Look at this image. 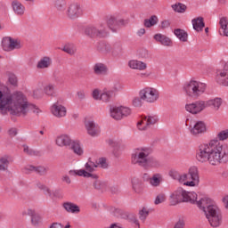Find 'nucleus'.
Instances as JSON below:
<instances>
[{
  "label": "nucleus",
  "mask_w": 228,
  "mask_h": 228,
  "mask_svg": "<svg viewBox=\"0 0 228 228\" xmlns=\"http://www.w3.org/2000/svg\"><path fill=\"white\" fill-rule=\"evenodd\" d=\"M47 173V168L45 167L39 166L36 167V174H39V175H45Z\"/></svg>",
  "instance_id": "nucleus-51"
},
{
  "label": "nucleus",
  "mask_w": 228,
  "mask_h": 228,
  "mask_svg": "<svg viewBox=\"0 0 228 228\" xmlns=\"http://www.w3.org/2000/svg\"><path fill=\"white\" fill-rule=\"evenodd\" d=\"M23 151L25 154H28V156H38L39 152L29 148V146L24 144L23 145Z\"/></svg>",
  "instance_id": "nucleus-42"
},
{
  "label": "nucleus",
  "mask_w": 228,
  "mask_h": 228,
  "mask_svg": "<svg viewBox=\"0 0 228 228\" xmlns=\"http://www.w3.org/2000/svg\"><path fill=\"white\" fill-rule=\"evenodd\" d=\"M111 51L113 54H120V53H122V44L115 43L111 48Z\"/></svg>",
  "instance_id": "nucleus-46"
},
{
  "label": "nucleus",
  "mask_w": 228,
  "mask_h": 228,
  "mask_svg": "<svg viewBox=\"0 0 228 228\" xmlns=\"http://www.w3.org/2000/svg\"><path fill=\"white\" fill-rule=\"evenodd\" d=\"M62 51L64 53H67V54H70L71 56L73 54H76V48L72 45H66L63 48Z\"/></svg>",
  "instance_id": "nucleus-43"
},
{
  "label": "nucleus",
  "mask_w": 228,
  "mask_h": 228,
  "mask_svg": "<svg viewBox=\"0 0 228 228\" xmlns=\"http://www.w3.org/2000/svg\"><path fill=\"white\" fill-rule=\"evenodd\" d=\"M184 218L180 217L178 221L175 224L174 228H184Z\"/></svg>",
  "instance_id": "nucleus-54"
},
{
  "label": "nucleus",
  "mask_w": 228,
  "mask_h": 228,
  "mask_svg": "<svg viewBox=\"0 0 228 228\" xmlns=\"http://www.w3.org/2000/svg\"><path fill=\"white\" fill-rule=\"evenodd\" d=\"M182 202L197 204V194L193 191L190 192L183 188H178L170 194L169 204L170 206H177V204H181Z\"/></svg>",
  "instance_id": "nucleus-5"
},
{
  "label": "nucleus",
  "mask_w": 228,
  "mask_h": 228,
  "mask_svg": "<svg viewBox=\"0 0 228 228\" xmlns=\"http://www.w3.org/2000/svg\"><path fill=\"white\" fill-rule=\"evenodd\" d=\"M0 111L10 115H28V113H43L37 105L24 100L22 93H16L13 96H4L0 91Z\"/></svg>",
  "instance_id": "nucleus-2"
},
{
  "label": "nucleus",
  "mask_w": 228,
  "mask_h": 228,
  "mask_svg": "<svg viewBox=\"0 0 228 228\" xmlns=\"http://www.w3.org/2000/svg\"><path fill=\"white\" fill-rule=\"evenodd\" d=\"M31 223L35 226L40 225V224H42V216H40L38 214H36L33 217H31Z\"/></svg>",
  "instance_id": "nucleus-48"
},
{
  "label": "nucleus",
  "mask_w": 228,
  "mask_h": 228,
  "mask_svg": "<svg viewBox=\"0 0 228 228\" xmlns=\"http://www.w3.org/2000/svg\"><path fill=\"white\" fill-rule=\"evenodd\" d=\"M97 52L102 53V54H108L111 53V45L106 42H100L97 45Z\"/></svg>",
  "instance_id": "nucleus-32"
},
{
  "label": "nucleus",
  "mask_w": 228,
  "mask_h": 228,
  "mask_svg": "<svg viewBox=\"0 0 228 228\" xmlns=\"http://www.w3.org/2000/svg\"><path fill=\"white\" fill-rule=\"evenodd\" d=\"M159 22V19H158V16L152 15L150 17V19H145L143 25L144 28H152L153 26H156Z\"/></svg>",
  "instance_id": "nucleus-35"
},
{
  "label": "nucleus",
  "mask_w": 228,
  "mask_h": 228,
  "mask_svg": "<svg viewBox=\"0 0 228 228\" xmlns=\"http://www.w3.org/2000/svg\"><path fill=\"white\" fill-rule=\"evenodd\" d=\"M23 215H28V216H31L33 218L37 213H35V209L33 208H28L27 212H23Z\"/></svg>",
  "instance_id": "nucleus-60"
},
{
  "label": "nucleus",
  "mask_w": 228,
  "mask_h": 228,
  "mask_svg": "<svg viewBox=\"0 0 228 228\" xmlns=\"http://www.w3.org/2000/svg\"><path fill=\"white\" fill-rule=\"evenodd\" d=\"M50 228H63V225H61V224L60 223H53Z\"/></svg>",
  "instance_id": "nucleus-63"
},
{
  "label": "nucleus",
  "mask_w": 228,
  "mask_h": 228,
  "mask_svg": "<svg viewBox=\"0 0 228 228\" xmlns=\"http://www.w3.org/2000/svg\"><path fill=\"white\" fill-rule=\"evenodd\" d=\"M139 95L146 102H156L159 99V91L151 87H146L140 91Z\"/></svg>",
  "instance_id": "nucleus-10"
},
{
  "label": "nucleus",
  "mask_w": 228,
  "mask_h": 228,
  "mask_svg": "<svg viewBox=\"0 0 228 228\" xmlns=\"http://www.w3.org/2000/svg\"><path fill=\"white\" fill-rule=\"evenodd\" d=\"M65 6H67V2H65V0L55 1V8H57V10L59 11L65 10Z\"/></svg>",
  "instance_id": "nucleus-47"
},
{
  "label": "nucleus",
  "mask_w": 228,
  "mask_h": 228,
  "mask_svg": "<svg viewBox=\"0 0 228 228\" xmlns=\"http://www.w3.org/2000/svg\"><path fill=\"white\" fill-rule=\"evenodd\" d=\"M53 65V59L51 57H43L37 64V69H49Z\"/></svg>",
  "instance_id": "nucleus-30"
},
{
  "label": "nucleus",
  "mask_w": 228,
  "mask_h": 228,
  "mask_svg": "<svg viewBox=\"0 0 228 228\" xmlns=\"http://www.w3.org/2000/svg\"><path fill=\"white\" fill-rule=\"evenodd\" d=\"M132 188L135 193H142L143 191V182L139 178L134 177L132 179Z\"/></svg>",
  "instance_id": "nucleus-31"
},
{
  "label": "nucleus",
  "mask_w": 228,
  "mask_h": 228,
  "mask_svg": "<svg viewBox=\"0 0 228 228\" xmlns=\"http://www.w3.org/2000/svg\"><path fill=\"white\" fill-rule=\"evenodd\" d=\"M85 35L89 37V38H104L108 35V32L103 25L98 27L88 26L85 28Z\"/></svg>",
  "instance_id": "nucleus-9"
},
{
  "label": "nucleus",
  "mask_w": 228,
  "mask_h": 228,
  "mask_svg": "<svg viewBox=\"0 0 228 228\" xmlns=\"http://www.w3.org/2000/svg\"><path fill=\"white\" fill-rule=\"evenodd\" d=\"M222 30H219L220 35H223V37H228V28H223Z\"/></svg>",
  "instance_id": "nucleus-62"
},
{
  "label": "nucleus",
  "mask_w": 228,
  "mask_h": 228,
  "mask_svg": "<svg viewBox=\"0 0 228 228\" xmlns=\"http://www.w3.org/2000/svg\"><path fill=\"white\" fill-rule=\"evenodd\" d=\"M156 122H158V116H141L137 121V128L139 131H144V129H147V126L156 124Z\"/></svg>",
  "instance_id": "nucleus-14"
},
{
  "label": "nucleus",
  "mask_w": 228,
  "mask_h": 228,
  "mask_svg": "<svg viewBox=\"0 0 228 228\" xmlns=\"http://www.w3.org/2000/svg\"><path fill=\"white\" fill-rule=\"evenodd\" d=\"M44 92L46 95H50L51 97L56 95V89L53 85H48L45 86Z\"/></svg>",
  "instance_id": "nucleus-40"
},
{
  "label": "nucleus",
  "mask_w": 228,
  "mask_h": 228,
  "mask_svg": "<svg viewBox=\"0 0 228 228\" xmlns=\"http://www.w3.org/2000/svg\"><path fill=\"white\" fill-rule=\"evenodd\" d=\"M55 143L58 147H70L72 139L69 134H61L56 137Z\"/></svg>",
  "instance_id": "nucleus-18"
},
{
  "label": "nucleus",
  "mask_w": 228,
  "mask_h": 228,
  "mask_svg": "<svg viewBox=\"0 0 228 228\" xmlns=\"http://www.w3.org/2000/svg\"><path fill=\"white\" fill-rule=\"evenodd\" d=\"M26 174H29L30 172H36L37 167L32 165H27L24 168Z\"/></svg>",
  "instance_id": "nucleus-56"
},
{
  "label": "nucleus",
  "mask_w": 228,
  "mask_h": 228,
  "mask_svg": "<svg viewBox=\"0 0 228 228\" xmlns=\"http://www.w3.org/2000/svg\"><path fill=\"white\" fill-rule=\"evenodd\" d=\"M167 28H170V21L168 20H165L160 23V29H167Z\"/></svg>",
  "instance_id": "nucleus-57"
},
{
  "label": "nucleus",
  "mask_w": 228,
  "mask_h": 228,
  "mask_svg": "<svg viewBox=\"0 0 228 228\" xmlns=\"http://www.w3.org/2000/svg\"><path fill=\"white\" fill-rule=\"evenodd\" d=\"M67 15L69 19H71L72 20L79 19V17L83 15L81 5L77 3L71 4L68 8Z\"/></svg>",
  "instance_id": "nucleus-16"
},
{
  "label": "nucleus",
  "mask_w": 228,
  "mask_h": 228,
  "mask_svg": "<svg viewBox=\"0 0 228 228\" xmlns=\"http://www.w3.org/2000/svg\"><path fill=\"white\" fill-rule=\"evenodd\" d=\"M147 216H149V210L147 208H143L139 211V218L142 222H145V220H147Z\"/></svg>",
  "instance_id": "nucleus-45"
},
{
  "label": "nucleus",
  "mask_w": 228,
  "mask_h": 228,
  "mask_svg": "<svg viewBox=\"0 0 228 228\" xmlns=\"http://www.w3.org/2000/svg\"><path fill=\"white\" fill-rule=\"evenodd\" d=\"M93 99H94L95 101H99V99H101V93L98 89H94L93 91Z\"/></svg>",
  "instance_id": "nucleus-59"
},
{
  "label": "nucleus",
  "mask_w": 228,
  "mask_h": 228,
  "mask_svg": "<svg viewBox=\"0 0 228 228\" xmlns=\"http://www.w3.org/2000/svg\"><path fill=\"white\" fill-rule=\"evenodd\" d=\"M196 206L203 211L211 227H220L222 225V210L213 199L208 197L201 198L196 201Z\"/></svg>",
  "instance_id": "nucleus-3"
},
{
  "label": "nucleus",
  "mask_w": 228,
  "mask_h": 228,
  "mask_svg": "<svg viewBox=\"0 0 228 228\" xmlns=\"http://www.w3.org/2000/svg\"><path fill=\"white\" fill-rule=\"evenodd\" d=\"M84 124L89 136H92L93 138H97V136H101V126L95 123L94 119L85 118Z\"/></svg>",
  "instance_id": "nucleus-12"
},
{
  "label": "nucleus",
  "mask_w": 228,
  "mask_h": 228,
  "mask_svg": "<svg viewBox=\"0 0 228 228\" xmlns=\"http://www.w3.org/2000/svg\"><path fill=\"white\" fill-rule=\"evenodd\" d=\"M206 84L195 80H191L183 85V91L191 99H199L206 92Z\"/></svg>",
  "instance_id": "nucleus-6"
},
{
  "label": "nucleus",
  "mask_w": 228,
  "mask_h": 228,
  "mask_svg": "<svg viewBox=\"0 0 228 228\" xmlns=\"http://www.w3.org/2000/svg\"><path fill=\"white\" fill-rule=\"evenodd\" d=\"M172 8L177 13H184V12H186V5L184 4L178 3L175 4H173Z\"/></svg>",
  "instance_id": "nucleus-39"
},
{
  "label": "nucleus",
  "mask_w": 228,
  "mask_h": 228,
  "mask_svg": "<svg viewBox=\"0 0 228 228\" xmlns=\"http://www.w3.org/2000/svg\"><path fill=\"white\" fill-rule=\"evenodd\" d=\"M153 38L154 40H156V42H159V44H161V45H164L166 47H170V45H172V39L161 33L155 34Z\"/></svg>",
  "instance_id": "nucleus-22"
},
{
  "label": "nucleus",
  "mask_w": 228,
  "mask_h": 228,
  "mask_svg": "<svg viewBox=\"0 0 228 228\" xmlns=\"http://www.w3.org/2000/svg\"><path fill=\"white\" fill-rule=\"evenodd\" d=\"M219 25H220L221 29L224 28H227V26H228L227 17H222L219 20Z\"/></svg>",
  "instance_id": "nucleus-55"
},
{
  "label": "nucleus",
  "mask_w": 228,
  "mask_h": 228,
  "mask_svg": "<svg viewBox=\"0 0 228 228\" xmlns=\"http://www.w3.org/2000/svg\"><path fill=\"white\" fill-rule=\"evenodd\" d=\"M85 169H73L69 170V175L76 177H92V179H98V175L96 174H92V172H95V169L97 168V163L94 161H92V159H89V160L85 165Z\"/></svg>",
  "instance_id": "nucleus-8"
},
{
  "label": "nucleus",
  "mask_w": 228,
  "mask_h": 228,
  "mask_svg": "<svg viewBox=\"0 0 228 228\" xmlns=\"http://www.w3.org/2000/svg\"><path fill=\"white\" fill-rule=\"evenodd\" d=\"M62 208L67 213H71L72 215H77V213H81V208L79 206L72 201H65L62 204Z\"/></svg>",
  "instance_id": "nucleus-20"
},
{
  "label": "nucleus",
  "mask_w": 228,
  "mask_h": 228,
  "mask_svg": "<svg viewBox=\"0 0 228 228\" xmlns=\"http://www.w3.org/2000/svg\"><path fill=\"white\" fill-rule=\"evenodd\" d=\"M199 183H200V176H199V167L196 166L191 167L188 173L182 174V177L180 178L181 184L190 186L191 188L199 186Z\"/></svg>",
  "instance_id": "nucleus-7"
},
{
  "label": "nucleus",
  "mask_w": 228,
  "mask_h": 228,
  "mask_svg": "<svg viewBox=\"0 0 228 228\" xmlns=\"http://www.w3.org/2000/svg\"><path fill=\"white\" fill-rule=\"evenodd\" d=\"M94 72L97 76H101L102 74H106L108 72V67L102 63H96L94 66Z\"/></svg>",
  "instance_id": "nucleus-34"
},
{
  "label": "nucleus",
  "mask_w": 228,
  "mask_h": 228,
  "mask_svg": "<svg viewBox=\"0 0 228 228\" xmlns=\"http://www.w3.org/2000/svg\"><path fill=\"white\" fill-rule=\"evenodd\" d=\"M37 188H39V190H42L46 195H51V190H49V188L45 184L38 183Z\"/></svg>",
  "instance_id": "nucleus-50"
},
{
  "label": "nucleus",
  "mask_w": 228,
  "mask_h": 228,
  "mask_svg": "<svg viewBox=\"0 0 228 228\" xmlns=\"http://www.w3.org/2000/svg\"><path fill=\"white\" fill-rule=\"evenodd\" d=\"M142 101H143V99H142V97L134 98L133 100V106H134L135 108H140L142 106V104H143V102Z\"/></svg>",
  "instance_id": "nucleus-53"
},
{
  "label": "nucleus",
  "mask_w": 228,
  "mask_h": 228,
  "mask_svg": "<svg viewBox=\"0 0 228 228\" xmlns=\"http://www.w3.org/2000/svg\"><path fill=\"white\" fill-rule=\"evenodd\" d=\"M97 167H100L101 168H108V162L106 159L101 158L96 161Z\"/></svg>",
  "instance_id": "nucleus-49"
},
{
  "label": "nucleus",
  "mask_w": 228,
  "mask_h": 228,
  "mask_svg": "<svg viewBox=\"0 0 228 228\" xmlns=\"http://www.w3.org/2000/svg\"><path fill=\"white\" fill-rule=\"evenodd\" d=\"M69 146H71V150L77 156H83V154H85L83 144H81L79 141H71V144Z\"/></svg>",
  "instance_id": "nucleus-25"
},
{
  "label": "nucleus",
  "mask_w": 228,
  "mask_h": 228,
  "mask_svg": "<svg viewBox=\"0 0 228 228\" xmlns=\"http://www.w3.org/2000/svg\"><path fill=\"white\" fill-rule=\"evenodd\" d=\"M128 22L129 21L127 20H124L118 15H112L107 19V26L111 31H113V33L118 31L120 28H124V26H126Z\"/></svg>",
  "instance_id": "nucleus-11"
},
{
  "label": "nucleus",
  "mask_w": 228,
  "mask_h": 228,
  "mask_svg": "<svg viewBox=\"0 0 228 228\" xmlns=\"http://www.w3.org/2000/svg\"><path fill=\"white\" fill-rule=\"evenodd\" d=\"M207 108H212V110H218L222 106V98H215L212 100L205 101Z\"/></svg>",
  "instance_id": "nucleus-26"
},
{
  "label": "nucleus",
  "mask_w": 228,
  "mask_h": 228,
  "mask_svg": "<svg viewBox=\"0 0 228 228\" xmlns=\"http://www.w3.org/2000/svg\"><path fill=\"white\" fill-rule=\"evenodd\" d=\"M110 115H131V109L126 106L109 105Z\"/></svg>",
  "instance_id": "nucleus-17"
},
{
  "label": "nucleus",
  "mask_w": 228,
  "mask_h": 228,
  "mask_svg": "<svg viewBox=\"0 0 228 228\" xmlns=\"http://www.w3.org/2000/svg\"><path fill=\"white\" fill-rule=\"evenodd\" d=\"M165 200H167V196L165 195V193H160L155 198L154 204L158 206L159 204H163Z\"/></svg>",
  "instance_id": "nucleus-44"
},
{
  "label": "nucleus",
  "mask_w": 228,
  "mask_h": 228,
  "mask_svg": "<svg viewBox=\"0 0 228 228\" xmlns=\"http://www.w3.org/2000/svg\"><path fill=\"white\" fill-rule=\"evenodd\" d=\"M8 81L12 86H17V76H15V74H10Z\"/></svg>",
  "instance_id": "nucleus-52"
},
{
  "label": "nucleus",
  "mask_w": 228,
  "mask_h": 228,
  "mask_svg": "<svg viewBox=\"0 0 228 228\" xmlns=\"http://www.w3.org/2000/svg\"><path fill=\"white\" fill-rule=\"evenodd\" d=\"M161 183H163V175L159 173H156L149 178V184L154 188H158Z\"/></svg>",
  "instance_id": "nucleus-28"
},
{
  "label": "nucleus",
  "mask_w": 228,
  "mask_h": 228,
  "mask_svg": "<svg viewBox=\"0 0 228 228\" xmlns=\"http://www.w3.org/2000/svg\"><path fill=\"white\" fill-rule=\"evenodd\" d=\"M206 108H207L206 101H196L192 103H189L185 105L186 111H188L189 113H191L192 115H197L201 111H204Z\"/></svg>",
  "instance_id": "nucleus-15"
},
{
  "label": "nucleus",
  "mask_w": 228,
  "mask_h": 228,
  "mask_svg": "<svg viewBox=\"0 0 228 228\" xmlns=\"http://www.w3.org/2000/svg\"><path fill=\"white\" fill-rule=\"evenodd\" d=\"M18 130L15 127L10 128L8 130L9 136H17Z\"/></svg>",
  "instance_id": "nucleus-61"
},
{
  "label": "nucleus",
  "mask_w": 228,
  "mask_h": 228,
  "mask_svg": "<svg viewBox=\"0 0 228 228\" xmlns=\"http://www.w3.org/2000/svg\"><path fill=\"white\" fill-rule=\"evenodd\" d=\"M193 29L195 31H202L206 28V23L204 22V18L198 17L191 20Z\"/></svg>",
  "instance_id": "nucleus-27"
},
{
  "label": "nucleus",
  "mask_w": 228,
  "mask_h": 228,
  "mask_svg": "<svg viewBox=\"0 0 228 228\" xmlns=\"http://www.w3.org/2000/svg\"><path fill=\"white\" fill-rule=\"evenodd\" d=\"M114 91H103V93L100 95V100L103 102H110L111 101V97H113Z\"/></svg>",
  "instance_id": "nucleus-37"
},
{
  "label": "nucleus",
  "mask_w": 228,
  "mask_h": 228,
  "mask_svg": "<svg viewBox=\"0 0 228 228\" xmlns=\"http://www.w3.org/2000/svg\"><path fill=\"white\" fill-rule=\"evenodd\" d=\"M50 111L53 115H67V108L58 102L50 107Z\"/></svg>",
  "instance_id": "nucleus-23"
},
{
  "label": "nucleus",
  "mask_w": 228,
  "mask_h": 228,
  "mask_svg": "<svg viewBox=\"0 0 228 228\" xmlns=\"http://www.w3.org/2000/svg\"><path fill=\"white\" fill-rule=\"evenodd\" d=\"M128 67L135 70H145L147 64L142 61L132 60L128 62Z\"/></svg>",
  "instance_id": "nucleus-29"
},
{
  "label": "nucleus",
  "mask_w": 228,
  "mask_h": 228,
  "mask_svg": "<svg viewBox=\"0 0 228 228\" xmlns=\"http://www.w3.org/2000/svg\"><path fill=\"white\" fill-rule=\"evenodd\" d=\"M216 82L223 86H228V69L217 70Z\"/></svg>",
  "instance_id": "nucleus-21"
},
{
  "label": "nucleus",
  "mask_w": 228,
  "mask_h": 228,
  "mask_svg": "<svg viewBox=\"0 0 228 228\" xmlns=\"http://www.w3.org/2000/svg\"><path fill=\"white\" fill-rule=\"evenodd\" d=\"M169 175L174 179L175 181H178V183H181V178L183 177V174L181 175L179 171L175 169H171L169 171Z\"/></svg>",
  "instance_id": "nucleus-41"
},
{
  "label": "nucleus",
  "mask_w": 228,
  "mask_h": 228,
  "mask_svg": "<svg viewBox=\"0 0 228 228\" xmlns=\"http://www.w3.org/2000/svg\"><path fill=\"white\" fill-rule=\"evenodd\" d=\"M228 140V129L220 131L217 139H212L200 144L196 151V159L199 163H209L213 167L220 165L222 159L228 156V149L220 142Z\"/></svg>",
  "instance_id": "nucleus-1"
},
{
  "label": "nucleus",
  "mask_w": 228,
  "mask_h": 228,
  "mask_svg": "<svg viewBox=\"0 0 228 228\" xmlns=\"http://www.w3.org/2000/svg\"><path fill=\"white\" fill-rule=\"evenodd\" d=\"M2 47L4 51L10 53V51H15V49H20V41L12 38V37H4L2 39Z\"/></svg>",
  "instance_id": "nucleus-13"
},
{
  "label": "nucleus",
  "mask_w": 228,
  "mask_h": 228,
  "mask_svg": "<svg viewBox=\"0 0 228 228\" xmlns=\"http://www.w3.org/2000/svg\"><path fill=\"white\" fill-rule=\"evenodd\" d=\"M175 37L180 42H188V32L183 28H176L174 30Z\"/></svg>",
  "instance_id": "nucleus-33"
},
{
  "label": "nucleus",
  "mask_w": 228,
  "mask_h": 228,
  "mask_svg": "<svg viewBox=\"0 0 228 228\" xmlns=\"http://www.w3.org/2000/svg\"><path fill=\"white\" fill-rule=\"evenodd\" d=\"M12 7L16 15L22 16L24 12H26V7L22 3L19 2L18 0H13L12 2Z\"/></svg>",
  "instance_id": "nucleus-24"
},
{
  "label": "nucleus",
  "mask_w": 228,
  "mask_h": 228,
  "mask_svg": "<svg viewBox=\"0 0 228 228\" xmlns=\"http://www.w3.org/2000/svg\"><path fill=\"white\" fill-rule=\"evenodd\" d=\"M206 131H207L206 123H204L203 121L196 122L193 127H191L190 130L191 134H192L193 136H199V134H204Z\"/></svg>",
  "instance_id": "nucleus-19"
},
{
  "label": "nucleus",
  "mask_w": 228,
  "mask_h": 228,
  "mask_svg": "<svg viewBox=\"0 0 228 228\" xmlns=\"http://www.w3.org/2000/svg\"><path fill=\"white\" fill-rule=\"evenodd\" d=\"M131 161L133 165H138L143 168H154L159 167L158 159L151 157V149L147 147L136 148L134 150Z\"/></svg>",
  "instance_id": "nucleus-4"
},
{
  "label": "nucleus",
  "mask_w": 228,
  "mask_h": 228,
  "mask_svg": "<svg viewBox=\"0 0 228 228\" xmlns=\"http://www.w3.org/2000/svg\"><path fill=\"white\" fill-rule=\"evenodd\" d=\"M94 186L96 190H102V191H104V190H108L109 183L106 181L96 180L94 183Z\"/></svg>",
  "instance_id": "nucleus-38"
},
{
  "label": "nucleus",
  "mask_w": 228,
  "mask_h": 228,
  "mask_svg": "<svg viewBox=\"0 0 228 228\" xmlns=\"http://www.w3.org/2000/svg\"><path fill=\"white\" fill-rule=\"evenodd\" d=\"M223 202L224 204V208L228 209V196H225L224 198H223Z\"/></svg>",
  "instance_id": "nucleus-64"
},
{
  "label": "nucleus",
  "mask_w": 228,
  "mask_h": 228,
  "mask_svg": "<svg viewBox=\"0 0 228 228\" xmlns=\"http://www.w3.org/2000/svg\"><path fill=\"white\" fill-rule=\"evenodd\" d=\"M121 89H122V86H120V83L116 82V83H114L112 89L110 91L114 92V94H115V92H118Z\"/></svg>",
  "instance_id": "nucleus-58"
},
{
  "label": "nucleus",
  "mask_w": 228,
  "mask_h": 228,
  "mask_svg": "<svg viewBox=\"0 0 228 228\" xmlns=\"http://www.w3.org/2000/svg\"><path fill=\"white\" fill-rule=\"evenodd\" d=\"M12 158L8 155H4L2 158H0V170H8V166L10 165Z\"/></svg>",
  "instance_id": "nucleus-36"
}]
</instances>
